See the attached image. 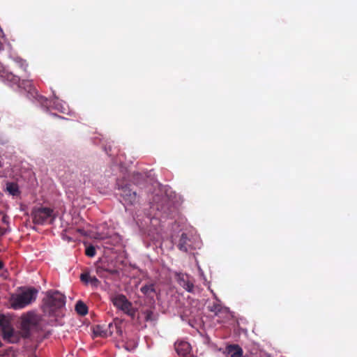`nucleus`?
Here are the masks:
<instances>
[{
  "instance_id": "f257e3e1",
  "label": "nucleus",
  "mask_w": 357,
  "mask_h": 357,
  "mask_svg": "<svg viewBox=\"0 0 357 357\" xmlns=\"http://www.w3.org/2000/svg\"><path fill=\"white\" fill-rule=\"evenodd\" d=\"M38 291L35 289L24 288L13 294L10 298V304L14 310H20L31 304L36 298Z\"/></svg>"
},
{
  "instance_id": "f03ea898",
  "label": "nucleus",
  "mask_w": 357,
  "mask_h": 357,
  "mask_svg": "<svg viewBox=\"0 0 357 357\" xmlns=\"http://www.w3.org/2000/svg\"><path fill=\"white\" fill-rule=\"evenodd\" d=\"M0 330L3 339L9 343H17L22 337H26L22 331H17L13 328L11 319L3 314H0Z\"/></svg>"
},
{
  "instance_id": "7ed1b4c3",
  "label": "nucleus",
  "mask_w": 357,
  "mask_h": 357,
  "mask_svg": "<svg viewBox=\"0 0 357 357\" xmlns=\"http://www.w3.org/2000/svg\"><path fill=\"white\" fill-rule=\"evenodd\" d=\"M65 305V297L59 291L49 292L44 299L45 310L49 313Z\"/></svg>"
},
{
  "instance_id": "20e7f679",
  "label": "nucleus",
  "mask_w": 357,
  "mask_h": 357,
  "mask_svg": "<svg viewBox=\"0 0 357 357\" xmlns=\"http://www.w3.org/2000/svg\"><path fill=\"white\" fill-rule=\"evenodd\" d=\"M54 218L52 210L47 208H38L33 212V219L36 224L43 225L47 222H52Z\"/></svg>"
},
{
  "instance_id": "39448f33",
  "label": "nucleus",
  "mask_w": 357,
  "mask_h": 357,
  "mask_svg": "<svg viewBox=\"0 0 357 357\" xmlns=\"http://www.w3.org/2000/svg\"><path fill=\"white\" fill-rule=\"evenodd\" d=\"M112 301L114 305L116 306L118 309L121 310L128 315H134L135 312L132 307V303L126 298L124 295L117 294L112 298Z\"/></svg>"
},
{
  "instance_id": "423d86ee",
  "label": "nucleus",
  "mask_w": 357,
  "mask_h": 357,
  "mask_svg": "<svg viewBox=\"0 0 357 357\" xmlns=\"http://www.w3.org/2000/svg\"><path fill=\"white\" fill-rule=\"evenodd\" d=\"M36 318L33 313L29 312L22 317L21 330L24 336L28 337L30 330L35 326Z\"/></svg>"
},
{
  "instance_id": "0eeeda50",
  "label": "nucleus",
  "mask_w": 357,
  "mask_h": 357,
  "mask_svg": "<svg viewBox=\"0 0 357 357\" xmlns=\"http://www.w3.org/2000/svg\"><path fill=\"white\" fill-rule=\"evenodd\" d=\"M121 202L124 205H133L137 202V194L128 186L121 188Z\"/></svg>"
},
{
  "instance_id": "6e6552de",
  "label": "nucleus",
  "mask_w": 357,
  "mask_h": 357,
  "mask_svg": "<svg viewBox=\"0 0 357 357\" xmlns=\"http://www.w3.org/2000/svg\"><path fill=\"white\" fill-rule=\"evenodd\" d=\"M175 349L178 354L185 356L190 352V346L188 342L181 340L175 343Z\"/></svg>"
},
{
  "instance_id": "1a4fd4ad",
  "label": "nucleus",
  "mask_w": 357,
  "mask_h": 357,
  "mask_svg": "<svg viewBox=\"0 0 357 357\" xmlns=\"http://www.w3.org/2000/svg\"><path fill=\"white\" fill-rule=\"evenodd\" d=\"M177 279L179 284L188 291L192 292L193 289V284L189 280L188 275L184 274H178Z\"/></svg>"
},
{
  "instance_id": "9d476101",
  "label": "nucleus",
  "mask_w": 357,
  "mask_h": 357,
  "mask_svg": "<svg viewBox=\"0 0 357 357\" xmlns=\"http://www.w3.org/2000/svg\"><path fill=\"white\" fill-rule=\"evenodd\" d=\"M80 278L83 282L89 284L93 287H96L99 283L98 280L95 276H91L88 273H82Z\"/></svg>"
},
{
  "instance_id": "9b49d317",
  "label": "nucleus",
  "mask_w": 357,
  "mask_h": 357,
  "mask_svg": "<svg viewBox=\"0 0 357 357\" xmlns=\"http://www.w3.org/2000/svg\"><path fill=\"white\" fill-rule=\"evenodd\" d=\"M227 350L231 357H241L243 353L241 348L238 345H229Z\"/></svg>"
},
{
  "instance_id": "f8f14e48",
  "label": "nucleus",
  "mask_w": 357,
  "mask_h": 357,
  "mask_svg": "<svg viewBox=\"0 0 357 357\" xmlns=\"http://www.w3.org/2000/svg\"><path fill=\"white\" fill-rule=\"evenodd\" d=\"M6 190L12 196H18L20 194L19 187L15 183H7Z\"/></svg>"
},
{
  "instance_id": "ddd939ff",
  "label": "nucleus",
  "mask_w": 357,
  "mask_h": 357,
  "mask_svg": "<svg viewBox=\"0 0 357 357\" xmlns=\"http://www.w3.org/2000/svg\"><path fill=\"white\" fill-rule=\"evenodd\" d=\"M141 291L150 298H153L155 294V290L153 284H149L142 287Z\"/></svg>"
},
{
  "instance_id": "4468645a",
  "label": "nucleus",
  "mask_w": 357,
  "mask_h": 357,
  "mask_svg": "<svg viewBox=\"0 0 357 357\" xmlns=\"http://www.w3.org/2000/svg\"><path fill=\"white\" fill-rule=\"evenodd\" d=\"M188 241H190L188 236L186 234H183L181 235V237L180 238V242L178 243V248L181 250H183V251H187L188 250V246L189 245H188Z\"/></svg>"
},
{
  "instance_id": "2eb2a0df",
  "label": "nucleus",
  "mask_w": 357,
  "mask_h": 357,
  "mask_svg": "<svg viewBox=\"0 0 357 357\" xmlns=\"http://www.w3.org/2000/svg\"><path fill=\"white\" fill-rule=\"evenodd\" d=\"M93 333H94L95 335H97V336L107 337L112 334V331H111V330H109V331H104V330H102V327L97 326L94 328Z\"/></svg>"
},
{
  "instance_id": "dca6fc26",
  "label": "nucleus",
  "mask_w": 357,
  "mask_h": 357,
  "mask_svg": "<svg viewBox=\"0 0 357 357\" xmlns=\"http://www.w3.org/2000/svg\"><path fill=\"white\" fill-rule=\"evenodd\" d=\"M54 105L55 109L60 111L62 113H67L68 111V107L66 105V103H62L59 100L54 102Z\"/></svg>"
},
{
  "instance_id": "f3484780",
  "label": "nucleus",
  "mask_w": 357,
  "mask_h": 357,
  "mask_svg": "<svg viewBox=\"0 0 357 357\" xmlns=\"http://www.w3.org/2000/svg\"><path fill=\"white\" fill-rule=\"evenodd\" d=\"M76 311L82 315H84L87 313V307L86 305L82 301H78L75 306Z\"/></svg>"
},
{
  "instance_id": "a211bd4d",
  "label": "nucleus",
  "mask_w": 357,
  "mask_h": 357,
  "mask_svg": "<svg viewBox=\"0 0 357 357\" xmlns=\"http://www.w3.org/2000/svg\"><path fill=\"white\" fill-rule=\"evenodd\" d=\"M86 255L90 257H93L96 255L95 248L92 245H90L86 249Z\"/></svg>"
},
{
  "instance_id": "6ab92c4d",
  "label": "nucleus",
  "mask_w": 357,
  "mask_h": 357,
  "mask_svg": "<svg viewBox=\"0 0 357 357\" xmlns=\"http://www.w3.org/2000/svg\"><path fill=\"white\" fill-rule=\"evenodd\" d=\"M220 310H221V307L220 306V305H218V304L214 305L211 308V311L215 312L216 314L220 312Z\"/></svg>"
},
{
  "instance_id": "aec40b11",
  "label": "nucleus",
  "mask_w": 357,
  "mask_h": 357,
  "mask_svg": "<svg viewBox=\"0 0 357 357\" xmlns=\"http://www.w3.org/2000/svg\"><path fill=\"white\" fill-rule=\"evenodd\" d=\"M94 238L96 239L102 240V239H105V238H107V236L98 233L94 236Z\"/></svg>"
},
{
  "instance_id": "412c9836",
  "label": "nucleus",
  "mask_w": 357,
  "mask_h": 357,
  "mask_svg": "<svg viewBox=\"0 0 357 357\" xmlns=\"http://www.w3.org/2000/svg\"><path fill=\"white\" fill-rule=\"evenodd\" d=\"M116 332L119 333V334H121L122 333V331L119 328V326H116Z\"/></svg>"
},
{
  "instance_id": "4be33fe9",
  "label": "nucleus",
  "mask_w": 357,
  "mask_h": 357,
  "mask_svg": "<svg viewBox=\"0 0 357 357\" xmlns=\"http://www.w3.org/2000/svg\"><path fill=\"white\" fill-rule=\"evenodd\" d=\"M78 231L82 233V234L85 235V233H84V231L81 229H78Z\"/></svg>"
},
{
  "instance_id": "5701e85b",
  "label": "nucleus",
  "mask_w": 357,
  "mask_h": 357,
  "mask_svg": "<svg viewBox=\"0 0 357 357\" xmlns=\"http://www.w3.org/2000/svg\"><path fill=\"white\" fill-rule=\"evenodd\" d=\"M3 268V263L0 261V270Z\"/></svg>"
},
{
  "instance_id": "b1692460",
  "label": "nucleus",
  "mask_w": 357,
  "mask_h": 357,
  "mask_svg": "<svg viewBox=\"0 0 357 357\" xmlns=\"http://www.w3.org/2000/svg\"><path fill=\"white\" fill-rule=\"evenodd\" d=\"M108 327H109V328H112V327H113V324H109Z\"/></svg>"
}]
</instances>
